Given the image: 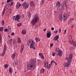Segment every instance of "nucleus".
<instances>
[{
  "label": "nucleus",
  "mask_w": 76,
  "mask_h": 76,
  "mask_svg": "<svg viewBox=\"0 0 76 76\" xmlns=\"http://www.w3.org/2000/svg\"><path fill=\"white\" fill-rule=\"evenodd\" d=\"M36 66V62L34 60H31L30 63H29L27 67L28 70H32L34 69V67Z\"/></svg>",
  "instance_id": "obj_1"
},
{
  "label": "nucleus",
  "mask_w": 76,
  "mask_h": 76,
  "mask_svg": "<svg viewBox=\"0 0 76 76\" xmlns=\"http://www.w3.org/2000/svg\"><path fill=\"white\" fill-rule=\"evenodd\" d=\"M31 41L32 42L31 44ZM27 44L28 45H30V44H31L30 46V48H33V49L34 50H35V48L34 47V45L35 43V42L33 41L32 39H30L27 42Z\"/></svg>",
  "instance_id": "obj_2"
},
{
  "label": "nucleus",
  "mask_w": 76,
  "mask_h": 76,
  "mask_svg": "<svg viewBox=\"0 0 76 76\" xmlns=\"http://www.w3.org/2000/svg\"><path fill=\"white\" fill-rule=\"evenodd\" d=\"M38 15L37 13L34 15V18L31 20V23L32 25H34L35 23L37 22L38 19Z\"/></svg>",
  "instance_id": "obj_3"
},
{
  "label": "nucleus",
  "mask_w": 76,
  "mask_h": 76,
  "mask_svg": "<svg viewBox=\"0 0 76 76\" xmlns=\"http://www.w3.org/2000/svg\"><path fill=\"white\" fill-rule=\"evenodd\" d=\"M13 18V20H14L19 22V19H20V15L18 14L16 15L15 17V16H14Z\"/></svg>",
  "instance_id": "obj_4"
},
{
  "label": "nucleus",
  "mask_w": 76,
  "mask_h": 76,
  "mask_svg": "<svg viewBox=\"0 0 76 76\" xmlns=\"http://www.w3.org/2000/svg\"><path fill=\"white\" fill-rule=\"evenodd\" d=\"M67 1H64L61 4V9H64V7L67 6Z\"/></svg>",
  "instance_id": "obj_5"
},
{
  "label": "nucleus",
  "mask_w": 76,
  "mask_h": 76,
  "mask_svg": "<svg viewBox=\"0 0 76 76\" xmlns=\"http://www.w3.org/2000/svg\"><path fill=\"white\" fill-rule=\"evenodd\" d=\"M73 57V54H70L69 56L67 59V61L69 63H70L72 61V58Z\"/></svg>",
  "instance_id": "obj_6"
},
{
  "label": "nucleus",
  "mask_w": 76,
  "mask_h": 76,
  "mask_svg": "<svg viewBox=\"0 0 76 76\" xmlns=\"http://www.w3.org/2000/svg\"><path fill=\"white\" fill-rule=\"evenodd\" d=\"M4 52H3V53H2L1 54V56L2 57H3V56H4V53H6V50H7L6 45H4Z\"/></svg>",
  "instance_id": "obj_7"
},
{
  "label": "nucleus",
  "mask_w": 76,
  "mask_h": 76,
  "mask_svg": "<svg viewBox=\"0 0 76 76\" xmlns=\"http://www.w3.org/2000/svg\"><path fill=\"white\" fill-rule=\"evenodd\" d=\"M23 6L24 9H27L28 7V4L26 2H24L23 4Z\"/></svg>",
  "instance_id": "obj_8"
},
{
  "label": "nucleus",
  "mask_w": 76,
  "mask_h": 76,
  "mask_svg": "<svg viewBox=\"0 0 76 76\" xmlns=\"http://www.w3.org/2000/svg\"><path fill=\"white\" fill-rule=\"evenodd\" d=\"M58 49L59 50L58 52V54H57L56 55H57V56H60V57H61V56H62V54H63L62 50H60V49H59V48H58Z\"/></svg>",
  "instance_id": "obj_9"
},
{
  "label": "nucleus",
  "mask_w": 76,
  "mask_h": 76,
  "mask_svg": "<svg viewBox=\"0 0 76 76\" xmlns=\"http://www.w3.org/2000/svg\"><path fill=\"white\" fill-rule=\"evenodd\" d=\"M51 36V33L50 31H47V38H50V37Z\"/></svg>",
  "instance_id": "obj_10"
},
{
  "label": "nucleus",
  "mask_w": 76,
  "mask_h": 76,
  "mask_svg": "<svg viewBox=\"0 0 76 76\" xmlns=\"http://www.w3.org/2000/svg\"><path fill=\"white\" fill-rule=\"evenodd\" d=\"M56 7L57 8H58V7H60V2L59 1H58L56 2Z\"/></svg>",
  "instance_id": "obj_11"
},
{
  "label": "nucleus",
  "mask_w": 76,
  "mask_h": 76,
  "mask_svg": "<svg viewBox=\"0 0 76 76\" xmlns=\"http://www.w3.org/2000/svg\"><path fill=\"white\" fill-rule=\"evenodd\" d=\"M11 13V9H9L7 12L6 13V15L7 16H8L10 14V13Z\"/></svg>",
  "instance_id": "obj_12"
},
{
  "label": "nucleus",
  "mask_w": 76,
  "mask_h": 76,
  "mask_svg": "<svg viewBox=\"0 0 76 76\" xmlns=\"http://www.w3.org/2000/svg\"><path fill=\"white\" fill-rule=\"evenodd\" d=\"M64 66L65 67H68L69 66V63L68 62H65L64 64Z\"/></svg>",
  "instance_id": "obj_13"
},
{
  "label": "nucleus",
  "mask_w": 76,
  "mask_h": 76,
  "mask_svg": "<svg viewBox=\"0 0 76 76\" xmlns=\"http://www.w3.org/2000/svg\"><path fill=\"white\" fill-rule=\"evenodd\" d=\"M54 63V61H51V63H50L49 65V67H48V70H50V68H51V65H52V64L53 63Z\"/></svg>",
  "instance_id": "obj_14"
},
{
  "label": "nucleus",
  "mask_w": 76,
  "mask_h": 76,
  "mask_svg": "<svg viewBox=\"0 0 76 76\" xmlns=\"http://www.w3.org/2000/svg\"><path fill=\"white\" fill-rule=\"evenodd\" d=\"M23 49H24V45H23L21 47V48H20V53L21 54H22V52H23Z\"/></svg>",
  "instance_id": "obj_15"
},
{
  "label": "nucleus",
  "mask_w": 76,
  "mask_h": 76,
  "mask_svg": "<svg viewBox=\"0 0 76 76\" xmlns=\"http://www.w3.org/2000/svg\"><path fill=\"white\" fill-rule=\"evenodd\" d=\"M48 61L46 62L44 65V67H46V68H47V69H48V67H49V65H48Z\"/></svg>",
  "instance_id": "obj_16"
},
{
  "label": "nucleus",
  "mask_w": 76,
  "mask_h": 76,
  "mask_svg": "<svg viewBox=\"0 0 76 76\" xmlns=\"http://www.w3.org/2000/svg\"><path fill=\"white\" fill-rule=\"evenodd\" d=\"M58 38H59V36L58 35H57L54 37L53 39L54 41H56L58 40Z\"/></svg>",
  "instance_id": "obj_17"
},
{
  "label": "nucleus",
  "mask_w": 76,
  "mask_h": 76,
  "mask_svg": "<svg viewBox=\"0 0 76 76\" xmlns=\"http://www.w3.org/2000/svg\"><path fill=\"white\" fill-rule=\"evenodd\" d=\"M30 6L31 7H34L35 6V4L34 2L33 1H31L30 3Z\"/></svg>",
  "instance_id": "obj_18"
},
{
  "label": "nucleus",
  "mask_w": 76,
  "mask_h": 76,
  "mask_svg": "<svg viewBox=\"0 0 76 76\" xmlns=\"http://www.w3.org/2000/svg\"><path fill=\"white\" fill-rule=\"evenodd\" d=\"M9 72L10 74H12V72H13V69H12V68H9Z\"/></svg>",
  "instance_id": "obj_19"
},
{
  "label": "nucleus",
  "mask_w": 76,
  "mask_h": 76,
  "mask_svg": "<svg viewBox=\"0 0 76 76\" xmlns=\"http://www.w3.org/2000/svg\"><path fill=\"white\" fill-rule=\"evenodd\" d=\"M26 31L25 30H23L22 31V33L23 35H24L25 34H26Z\"/></svg>",
  "instance_id": "obj_20"
},
{
  "label": "nucleus",
  "mask_w": 76,
  "mask_h": 76,
  "mask_svg": "<svg viewBox=\"0 0 76 76\" xmlns=\"http://www.w3.org/2000/svg\"><path fill=\"white\" fill-rule=\"evenodd\" d=\"M18 43H20L21 42V41H20V37H18Z\"/></svg>",
  "instance_id": "obj_21"
},
{
  "label": "nucleus",
  "mask_w": 76,
  "mask_h": 76,
  "mask_svg": "<svg viewBox=\"0 0 76 76\" xmlns=\"http://www.w3.org/2000/svg\"><path fill=\"white\" fill-rule=\"evenodd\" d=\"M59 20L60 21H62V15H60L59 16Z\"/></svg>",
  "instance_id": "obj_22"
},
{
  "label": "nucleus",
  "mask_w": 76,
  "mask_h": 76,
  "mask_svg": "<svg viewBox=\"0 0 76 76\" xmlns=\"http://www.w3.org/2000/svg\"><path fill=\"white\" fill-rule=\"evenodd\" d=\"M2 40V37L1 36V34H0V43L1 44V41Z\"/></svg>",
  "instance_id": "obj_23"
},
{
  "label": "nucleus",
  "mask_w": 76,
  "mask_h": 76,
  "mask_svg": "<svg viewBox=\"0 0 76 76\" xmlns=\"http://www.w3.org/2000/svg\"><path fill=\"white\" fill-rule=\"evenodd\" d=\"M3 27H0V31L3 32Z\"/></svg>",
  "instance_id": "obj_24"
},
{
  "label": "nucleus",
  "mask_w": 76,
  "mask_h": 76,
  "mask_svg": "<svg viewBox=\"0 0 76 76\" xmlns=\"http://www.w3.org/2000/svg\"><path fill=\"white\" fill-rule=\"evenodd\" d=\"M35 39L36 42H38V41H40L39 39L37 38H36Z\"/></svg>",
  "instance_id": "obj_25"
},
{
  "label": "nucleus",
  "mask_w": 76,
  "mask_h": 76,
  "mask_svg": "<svg viewBox=\"0 0 76 76\" xmlns=\"http://www.w3.org/2000/svg\"><path fill=\"white\" fill-rule=\"evenodd\" d=\"M44 3V0H43L40 2V5H42Z\"/></svg>",
  "instance_id": "obj_26"
},
{
  "label": "nucleus",
  "mask_w": 76,
  "mask_h": 76,
  "mask_svg": "<svg viewBox=\"0 0 76 76\" xmlns=\"http://www.w3.org/2000/svg\"><path fill=\"white\" fill-rule=\"evenodd\" d=\"M15 53H14L13 55H12V57L13 58V59L15 58Z\"/></svg>",
  "instance_id": "obj_27"
},
{
  "label": "nucleus",
  "mask_w": 76,
  "mask_h": 76,
  "mask_svg": "<svg viewBox=\"0 0 76 76\" xmlns=\"http://www.w3.org/2000/svg\"><path fill=\"white\" fill-rule=\"evenodd\" d=\"M4 25V20H2L1 22V25Z\"/></svg>",
  "instance_id": "obj_28"
},
{
  "label": "nucleus",
  "mask_w": 76,
  "mask_h": 76,
  "mask_svg": "<svg viewBox=\"0 0 76 76\" xmlns=\"http://www.w3.org/2000/svg\"><path fill=\"white\" fill-rule=\"evenodd\" d=\"M72 45H74V46H76V42H73L72 43Z\"/></svg>",
  "instance_id": "obj_29"
},
{
  "label": "nucleus",
  "mask_w": 76,
  "mask_h": 76,
  "mask_svg": "<svg viewBox=\"0 0 76 76\" xmlns=\"http://www.w3.org/2000/svg\"><path fill=\"white\" fill-rule=\"evenodd\" d=\"M21 25H22V23H19L18 24L17 26H18V27L20 26H21Z\"/></svg>",
  "instance_id": "obj_30"
},
{
  "label": "nucleus",
  "mask_w": 76,
  "mask_h": 76,
  "mask_svg": "<svg viewBox=\"0 0 76 76\" xmlns=\"http://www.w3.org/2000/svg\"><path fill=\"white\" fill-rule=\"evenodd\" d=\"M20 7V5H19L16 6V9H19V7Z\"/></svg>",
  "instance_id": "obj_31"
},
{
  "label": "nucleus",
  "mask_w": 76,
  "mask_h": 76,
  "mask_svg": "<svg viewBox=\"0 0 76 76\" xmlns=\"http://www.w3.org/2000/svg\"><path fill=\"white\" fill-rule=\"evenodd\" d=\"M66 16H65V15H63V17L64 18V20H66V19H67V18Z\"/></svg>",
  "instance_id": "obj_32"
},
{
  "label": "nucleus",
  "mask_w": 76,
  "mask_h": 76,
  "mask_svg": "<svg viewBox=\"0 0 76 76\" xmlns=\"http://www.w3.org/2000/svg\"><path fill=\"white\" fill-rule=\"evenodd\" d=\"M5 11L6 10H5V9H4L3 10V12H2V14H3V15H4Z\"/></svg>",
  "instance_id": "obj_33"
},
{
  "label": "nucleus",
  "mask_w": 76,
  "mask_h": 76,
  "mask_svg": "<svg viewBox=\"0 0 76 76\" xmlns=\"http://www.w3.org/2000/svg\"><path fill=\"white\" fill-rule=\"evenodd\" d=\"M8 29L9 31H11V27L10 26H8Z\"/></svg>",
  "instance_id": "obj_34"
},
{
  "label": "nucleus",
  "mask_w": 76,
  "mask_h": 76,
  "mask_svg": "<svg viewBox=\"0 0 76 76\" xmlns=\"http://www.w3.org/2000/svg\"><path fill=\"white\" fill-rule=\"evenodd\" d=\"M69 39H72V35L69 36Z\"/></svg>",
  "instance_id": "obj_35"
},
{
  "label": "nucleus",
  "mask_w": 76,
  "mask_h": 76,
  "mask_svg": "<svg viewBox=\"0 0 76 76\" xmlns=\"http://www.w3.org/2000/svg\"><path fill=\"white\" fill-rule=\"evenodd\" d=\"M15 64V65H17L18 64V62H17V61H14V64Z\"/></svg>",
  "instance_id": "obj_36"
},
{
  "label": "nucleus",
  "mask_w": 76,
  "mask_h": 76,
  "mask_svg": "<svg viewBox=\"0 0 76 76\" xmlns=\"http://www.w3.org/2000/svg\"><path fill=\"white\" fill-rule=\"evenodd\" d=\"M8 67V65L7 64H6L5 65V69H6Z\"/></svg>",
  "instance_id": "obj_37"
},
{
  "label": "nucleus",
  "mask_w": 76,
  "mask_h": 76,
  "mask_svg": "<svg viewBox=\"0 0 76 76\" xmlns=\"http://www.w3.org/2000/svg\"><path fill=\"white\" fill-rule=\"evenodd\" d=\"M56 54V53L55 52L52 53V54L53 56H55V54Z\"/></svg>",
  "instance_id": "obj_38"
},
{
  "label": "nucleus",
  "mask_w": 76,
  "mask_h": 76,
  "mask_svg": "<svg viewBox=\"0 0 76 76\" xmlns=\"http://www.w3.org/2000/svg\"><path fill=\"white\" fill-rule=\"evenodd\" d=\"M10 6V4L8 3L7 4V5L5 7H9Z\"/></svg>",
  "instance_id": "obj_39"
},
{
  "label": "nucleus",
  "mask_w": 76,
  "mask_h": 76,
  "mask_svg": "<svg viewBox=\"0 0 76 76\" xmlns=\"http://www.w3.org/2000/svg\"><path fill=\"white\" fill-rule=\"evenodd\" d=\"M4 31L6 32H7L8 31V29H5Z\"/></svg>",
  "instance_id": "obj_40"
},
{
  "label": "nucleus",
  "mask_w": 76,
  "mask_h": 76,
  "mask_svg": "<svg viewBox=\"0 0 76 76\" xmlns=\"http://www.w3.org/2000/svg\"><path fill=\"white\" fill-rule=\"evenodd\" d=\"M31 18V15H29L28 16V18H27L28 19H30V18Z\"/></svg>",
  "instance_id": "obj_41"
},
{
  "label": "nucleus",
  "mask_w": 76,
  "mask_h": 76,
  "mask_svg": "<svg viewBox=\"0 0 76 76\" xmlns=\"http://www.w3.org/2000/svg\"><path fill=\"white\" fill-rule=\"evenodd\" d=\"M72 43H73V40H72V41H69V43H70V44H71Z\"/></svg>",
  "instance_id": "obj_42"
},
{
  "label": "nucleus",
  "mask_w": 76,
  "mask_h": 76,
  "mask_svg": "<svg viewBox=\"0 0 76 76\" xmlns=\"http://www.w3.org/2000/svg\"><path fill=\"white\" fill-rule=\"evenodd\" d=\"M52 46H53V44L51 43L50 44V47H52Z\"/></svg>",
  "instance_id": "obj_43"
},
{
  "label": "nucleus",
  "mask_w": 76,
  "mask_h": 76,
  "mask_svg": "<svg viewBox=\"0 0 76 76\" xmlns=\"http://www.w3.org/2000/svg\"><path fill=\"white\" fill-rule=\"evenodd\" d=\"M39 55L40 56H42V54L41 53H39Z\"/></svg>",
  "instance_id": "obj_44"
},
{
  "label": "nucleus",
  "mask_w": 76,
  "mask_h": 76,
  "mask_svg": "<svg viewBox=\"0 0 76 76\" xmlns=\"http://www.w3.org/2000/svg\"><path fill=\"white\" fill-rule=\"evenodd\" d=\"M11 1V0H7V3H9Z\"/></svg>",
  "instance_id": "obj_45"
},
{
  "label": "nucleus",
  "mask_w": 76,
  "mask_h": 76,
  "mask_svg": "<svg viewBox=\"0 0 76 76\" xmlns=\"http://www.w3.org/2000/svg\"><path fill=\"white\" fill-rule=\"evenodd\" d=\"M13 2H11L10 4V6H12L13 5Z\"/></svg>",
  "instance_id": "obj_46"
},
{
  "label": "nucleus",
  "mask_w": 76,
  "mask_h": 76,
  "mask_svg": "<svg viewBox=\"0 0 76 76\" xmlns=\"http://www.w3.org/2000/svg\"><path fill=\"white\" fill-rule=\"evenodd\" d=\"M19 5H20V4L19 2H18L16 6H19Z\"/></svg>",
  "instance_id": "obj_47"
},
{
  "label": "nucleus",
  "mask_w": 76,
  "mask_h": 76,
  "mask_svg": "<svg viewBox=\"0 0 76 76\" xmlns=\"http://www.w3.org/2000/svg\"><path fill=\"white\" fill-rule=\"evenodd\" d=\"M59 32L60 33H61V29H60V28L59 29Z\"/></svg>",
  "instance_id": "obj_48"
},
{
  "label": "nucleus",
  "mask_w": 76,
  "mask_h": 76,
  "mask_svg": "<svg viewBox=\"0 0 76 76\" xmlns=\"http://www.w3.org/2000/svg\"><path fill=\"white\" fill-rule=\"evenodd\" d=\"M56 51H57V52L58 51V48H57V47H56Z\"/></svg>",
  "instance_id": "obj_49"
},
{
  "label": "nucleus",
  "mask_w": 76,
  "mask_h": 76,
  "mask_svg": "<svg viewBox=\"0 0 76 76\" xmlns=\"http://www.w3.org/2000/svg\"><path fill=\"white\" fill-rule=\"evenodd\" d=\"M9 43H10V44H11L12 45V41H10Z\"/></svg>",
  "instance_id": "obj_50"
},
{
  "label": "nucleus",
  "mask_w": 76,
  "mask_h": 76,
  "mask_svg": "<svg viewBox=\"0 0 76 76\" xmlns=\"http://www.w3.org/2000/svg\"><path fill=\"white\" fill-rule=\"evenodd\" d=\"M21 16L23 18H24V15H22Z\"/></svg>",
  "instance_id": "obj_51"
},
{
  "label": "nucleus",
  "mask_w": 76,
  "mask_h": 76,
  "mask_svg": "<svg viewBox=\"0 0 76 76\" xmlns=\"http://www.w3.org/2000/svg\"><path fill=\"white\" fill-rule=\"evenodd\" d=\"M41 57L42 58H44V56H43V55H42Z\"/></svg>",
  "instance_id": "obj_52"
},
{
  "label": "nucleus",
  "mask_w": 76,
  "mask_h": 76,
  "mask_svg": "<svg viewBox=\"0 0 76 76\" xmlns=\"http://www.w3.org/2000/svg\"><path fill=\"white\" fill-rule=\"evenodd\" d=\"M66 31H67V30H64V34H66Z\"/></svg>",
  "instance_id": "obj_53"
},
{
  "label": "nucleus",
  "mask_w": 76,
  "mask_h": 76,
  "mask_svg": "<svg viewBox=\"0 0 76 76\" xmlns=\"http://www.w3.org/2000/svg\"><path fill=\"white\" fill-rule=\"evenodd\" d=\"M13 65H14V66H16V65L15 64H14V62L13 63Z\"/></svg>",
  "instance_id": "obj_54"
},
{
  "label": "nucleus",
  "mask_w": 76,
  "mask_h": 76,
  "mask_svg": "<svg viewBox=\"0 0 76 76\" xmlns=\"http://www.w3.org/2000/svg\"><path fill=\"white\" fill-rule=\"evenodd\" d=\"M68 59V58L67 57H66L65 58V60H67Z\"/></svg>",
  "instance_id": "obj_55"
},
{
  "label": "nucleus",
  "mask_w": 76,
  "mask_h": 76,
  "mask_svg": "<svg viewBox=\"0 0 76 76\" xmlns=\"http://www.w3.org/2000/svg\"><path fill=\"white\" fill-rule=\"evenodd\" d=\"M14 34H15V33H14L13 32L11 34V35H13Z\"/></svg>",
  "instance_id": "obj_56"
},
{
  "label": "nucleus",
  "mask_w": 76,
  "mask_h": 76,
  "mask_svg": "<svg viewBox=\"0 0 76 76\" xmlns=\"http://www.w3.org/2000/svg\"><path fill=\"white\" fill-rule=\"evenodd\" d=\"M12 42V44H14V43H13V40L12 41H11Z\"/></svg>",
  "instance_id": "obj_57"
},
{
  "label": "nucleus",
  "mask_w": 76,
  "mask_h": 76,
  "mask_svg": "<svg viewBox=\"0 0 76 76\" xmlns=\"http://www.w3.org/2000/svg\"><path fill=\"white\" fill-rule=\"evenodd\" d=\"M54 63H55L56 66L57 65V63H56V62L54 61Z\"/></svg>",
  "instance_id": "obj_58"
},
{
  "label": "nucleus",
  "mask_w": 76,
  "mask_h": 76,
  "mask_svg": "<svg viewBox=\"0 0 76 76\" xmlns=\"http://www.w3.org/2000/svg\"><path fill=\"white\" fill-rule=\"evenodd\" d=\"M54 28L52 27V31H53V30H54Z\"/></svg>",
  "instance_id": "obj_59"
},
{
  "label": "nucleus",
  "mask_w": 76,
  "mask_h": 76,
  "mask_svg": "<svg viewBox=\"0 0 76 76\" xmlns=\"http://www.w3.org/2000/svg\"><path fill=\"white\" fill-rule=\"evenodd\" d=\"M42 70H43V72H45V69H42Z\"/></svg>",
  "instance_id": "obj_60"
},
{
  "label": "nucleus",
  "mask_w": 76,
  "mask_h": 76,
  "mask_svg": "<svg viewBox=\"0 0 76 76\" xmlns=\"http://www.w3.org/2000/svg\"><path fill=\"white\" fill-rule=\"evenodd\" d=\"M58 32V31H55V34H57V32Z\"/></svg>",
  "instance_id": "obj_61"
},
{
  "label": "nucleus",
  "mask_w": 76,
  "mask_h": 76,
  "mask_svg": "<svg viewBox=\"0 0 76 76\" xmlns=\"http://www.w3.org/2000/svg\"><path fill=\"white\" fill-rule=\"evenodd\" d=\"M10 41H13V40L12 39H11L10 40Z\"/></svg>",
  "instance_id": "obj_62"
},
{
  "label": "nucleus",
  "mask_w": 76,
  "mask_h": 76,
  "mask_svg": "<svg viewBox=\"0 0 76 76\" xmlns=\"http://www.w3.org/2000/svg\"><path fill=\"white\" fill-rule=\"evenodd\" d=\"M44 31H46V29H44Z\"/></svg>",
  "instance_id": "obj_63"
},
{
  "label": "nucleus",
  "mask_w": 76,
  "mask_h": 76,
  "mask_svg": "<svg viewBox=\"0 0 76 76\" xmlns=\"http://www.w3.org/2000/svg\"><path fill=\"white\" fill-rule=\"evenodd\" d=\"M29 15H31V12H29Z\"/></svg>",
  "instance_id": "obj_64"
}]
</instances>
